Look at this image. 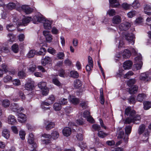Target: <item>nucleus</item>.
<instances>
[{
    "mask_svg": "<svg viewBox=\"0 0 151 151\" xmlns=\"http://www.w3.org/2000/svg\"><path fill=\"white\" fill-rule=\"evenodd\" d=\"M10 104V102L8 100H3L2 102V105L4 107H6L9 106Z\"/></svg>",
    "mask_w": 151,
    "mask_h": 151,
    "instance_id": "49530a36",
    "label": "nucleus"
},
{
    "mask_svg": "<svg viewBox=\"0 0 151 151\" xmlns=\"http://www.w3.org/2000/svg\"><path fill=\"white\" fill-rule=\"evenodd\" d=\"M34 88V86L32 82H27L25 84V89L28 91H32Z\"/></svg>",
    "mask_w": 151,
    "mask_h": 151,
    "instance_id": "5701e85b",
    "label": "nucleus"
},
{
    "mask_svg": "<svg viewBox=\"0 0 151 151\" xmlns=\"http://www.w3.org/2000/svg\"><path fill=\"white\" fill-rule=\"evenodd\" d=\"M11 109L14 112L18 113L23 110L22 107L19 108L18 105L16 103H13L11 104L10 106Z\"/></svg>",
    "mask_w": 151,
    "mask_h": 151,
    "instance_id": "1a4fd4ad",
    "label": "nucleus"
},
{
    "mask_svg": "<svg viewBox=\"0 0 151 151\" xmlns=\"http://www.w3.org/2000/svg\"><path fill=\"white\" fill-rule=\"evenodd\" d=\"M35 138L33 134L30 133L28 138L27 142L29 144L33 145L34 147H37V145L34 142Z\"/></svg>",
    "mask_w": 151,
    "mask_h": 151,
    "instance_id": "f8f14e48",
    "label": "nucleus"
},
{
    "mask_svg": "<svg viewBox=\"0 0 151 151\" xmlns=\"http://www.w3.org/2000/svg\"><path fill=\"white\" fill-rule=\"evenodd\" d=\"M136 13V12L135 11H131L127 13V15L128 17L131 18L135 15Z\"/></svg>",
    "mask_w": 151,
    "mask_h": 151,
    "instance_id": "5fc2aeb1",
    "label": "nucleus"
},
{
    "mask_svg": "<svg viewBox=\"0 0 151 151\" xmlns=\"http://www.w3.org/2000/svg\"><path fill=\"white\" fill-rule=\"evenodd\" d=\"M1 67L2 70H3L4 72L6 73L8 72L9 69L6 65L4 64H2L1 65Z\"/></svg>",
    "mask_w": 151,
    "mask_h": 151,
    "instance_id": "0e129e2a",
    "label": "nucleus"
},
{
    "mask_svg": "<svg viewBox=\"0 0 151 151\" xmlns=\"http://www.w3.org/2000/svg\"><path fill=\"white\" fill-rule=\"evenodd\" d=\"M122 55L124 58H129L131 55L130 51L128 49H125L122 52Z\"/></svg>",
    "mask_w": 151,
    "mask_h": 151,
    "instance_id": "dca6fc26",
    "label": "nucleus"
},
{
    "mask_svg": "<svg viewBox=\"0 0 151 151\" xmlns=\"http://www.w3.org/2000/svg\"><path fill=\"white\" fill-rule=\"evenodd\" d=\"M52 78V83L55 85L60 86H61V83L56 78H54L53 76Z\"/></svg>",
    "mask_w": 151,
    "mask_h": 151,
    "instance_id": "4c0bfd02",
    "label": "nucleus"
},
{
    "mask_svg": "<svg viewBox=\"0 0 151 151\" xmlns=\"http://www.w3.org/2000/svg\"><path fill=\"white\" fill-rule=\"evenodd\" d=\"M133 74L134 73L132 71H129L124 75V77L125 78H129L131 76L133 75Z\"/></svg>",
    "mask_w": 151,
    "mask_h": 151,
    "instance_id": "bf43d9fd",
    "label": "nucleus"
},
{
    "mask_svg": "<svg viewBox=\"0 0 151 151\" xmlns=\"http://www.w3.org/2000/svg\"><path fill=\"white\" fill-rule=\"evenodd\" d=\"M132 6L134 9L138 8L140 6V3L138 0H135L132 4Z\"/></svg>",
    "mask_w": 151,
    "mask_h": 151,
    "instance_id": "c9c22d12",
    "label": "nucleus"
},
{
    "mask_svg": "<svg viewBox=\"0 0 151 151\" xmlns=\"http://www.w3.org/2000/svg\"><path fill=\"white\" fill-rule=\"evenodd\" d=\"M47 51L49 53L52 55H54L56 53V50L54 48L51 47L48 48Z\"/></svg>",
    "mask_w": 151,
    "mask_h": 151,
    "instance_id": "338daca9",
    "label": "nucleus"
},
{
    "mask_svg": "<svg viewBox=\"0 0 151 151\" xmlns=\"http://www.w3.org/2000/svg\"><path fill=\"white\" fill-rule=\"evenodd\" d=\"M33 22L34 24H37L38 22H42L44 23L45 19L40 16H35L34 17L33 19Z\"/></svg>",
    "mask_w": 151,
    "mask_h": 151,
    "instance_id": "ddd939ff",
    "label": "nucleus"
},
{
    "mask_svg": "<svg viewBox=\"0 0 151 151\" xmlns=\"http://www.w3.org/2000/svg\"><path fill=\"white\" fill-rule=\"evenodd\" d=\"M138 89V87L136 85L132 86L129 89V93L130 94L135 93L137 91Z\"/></svg>",
    "mask_w": 151,
    "mask_h": 151,
    "instance_id": "c756f323",
    "label": "nucleus"
},
{
    "mask_svg": "<svg viewBox=\"0 0 151 151\" xmlns=\"http://www.w3.org/2000/svg\"><path fill=\"white\" fill-rule=\"evenodd\" d=\"M107 14L110 16H113L115 15L116 12L114 9H109L107 11Z\"/></svg>",
    "mask_w": 151,
    "mask_h": 151,
    "instance_id": "e2e57ef3",
    "label": "nucleus"
},
{
    "mask_svg": "<svg viewBox=\"0 0 151 151\" xmlns=\"http://www.w3.org/2000/svg\"><path fill=\"white\" fill-rule=\"evenodd\" d=\"M132 62L130 60H127L123 63V67L125 70L130 69L132 65Z\"/></svg>",
    "mask_w": 151,
    "mask_h": 151,
    "instance_id": "2eb2a0df",
    "label": "nucleus"
},
{
    "mask_svg": "<svg viewBox=\"0 0 151 151\" xmlns=\"http://www.w3.org/2000/svg\"><path fill=\"white\" fill-rule=\"evenodd\" d=\"M108 134L107 133L104 132L99 131L98 133V136L101 138H104L108 135Z\"/></svg>",
    "mask_w": 151,
    "mask_h": 151,
    "instance_id": "37998d69",
    "label": "nucleus"
},
{
    "mask_svg": "<svg viewBox=\"0 0 151 151\" xmlns=\"http://www.w3.org/2000/svg\"><path fill=\"white\" fill-rule=\"evenodd\" d=\"M50 105H51V104L49 101H48V102H47L44 101L42 102L41 103V107L43 109H45V106H49Z\"/></svg>",
    "mask_w": 151,
    "mask_h": 151,
    "instance_id": "4d7b16f0",
    "label": "nucleus"
},
{
    "mask_svg": "<svg viewBox=\"0 0 151 151\" xmlns=\"http://www.w3.org/2000/svg\"><path fill=\"white\" fill-rule=\"evenodd\" d=\"M46 86V83L43 81L40 82L38 84V87L41 89L47 87Z\"/></svg>",
    "mask_w": 151,
    "mask_h": 151,
    "instance_id": "c03bdc74",
    "label": "nucleus"
},
{
    "mask_svg": "<svg viewBox=\"0 0 151 151\" xmlns=\"http://www.w3.org/2000/svg\"><path fill=\"white\" fill-rule=\"evenodd\" d=\"M43 23L44 27L45 29H51V24L52 23L51 21L48 20H45Z\"/></svg>",
    "mask_w": 151,
    "mask_h": 151,
    "instance_id": "6ab92c4d",
    "label": "nucleus"
},
{
    "mask_svg": "<svg viewBox=\"0 0 151 151\" xmlns=\"http://www.w3.org/2000/svg\"><path fill=\"white\" fill-rule=\"evenodd\" d=\"M149 75L148 73H142L140 76L139 79L145 82L149 81L150 80V78L149 76Z\"/></svg>",
    "mask_w": 151,
    "mask_h": 151,
    "instance_id": "9d476101",
    "label": "nucleus"
},
{
    "mask_svg": "<svg viewBox=\"0 0 151 151\" xmlns=\"http://www.w3.org/2000/svg\"><path fill=\"white\" fill-rule=\"evenodd\" d=\"M117 135L118 138H122L124 135V132L122 130V128H118L117 131Z\"/></svg>",
    "mask_w": 151,
    "mask_h": 151,
    "instance_id": "473e14b6",
    "label": "nucleus"
},
{
    "mask_svg": "<svg viewBox=\"0 0 151 151\" xmlns=\"http://www.w3.org/2000/svg\"><path fill=\"white\" fill-rule=\"evenodd\" d=\"M8 37L9 38V39L7 41L8 43L11 44L15 40V37L14 35L11 34H9L8 35Z\"/></svg>",
    "mask_w": 151,
    "mask_h": 151,
    "instance_id": "f704fd0d",
    "label": "nucleus"
},
{
    "mask_svg": "<svg viewBox=\"0 0 151 151\" xmlns=\"http://www.w3.org/2000/svg\"><path fill=\"white\" fill-rule=\"evenodd\" d=\"M51 138H52L54 139H56L59 136V133L56 131H53L51 134Z\"/></svg>",
    "mask_w": 151,
    "mask_h": 151,
    "instance_id": "2f4dec72",
    "label": "nucleus"
},
{
    "mask_svg": "<svg viewBox=\"0 0 151 151\" xmlns=\"http://www.w3.org/2000/svg\"><path fill=\"white\" fill-rule=\"evenodd\" d=\"M70 75L71 77L75 78H77L79 76L78 72L75 70L71 71L70 72Z\"/></svg>",
    "mask_w": 151,
    "mask_h": 151,
    "instance_id": "8fccbe9b",
    "label": "nucleus"
},
{
    "mask_svg": "<svg viewBox=\"0 0 151 151\" xmlns=\"http://www.w3.org/2000/svg\"><path fill=\"white\" fill-rule=\"evenodd\" d=\"M149 135V133L147 131H145L144 134L142 137V140L144 142H146L148 138Z\"/></svg>",
    "mask_w": 151,
    "mask_h": 151,
    "instance_id": "7c9ffc66",
    "label": "nucleus"
},
{
    "mask_svg": "<svg viewBox=\"0 0 151 151\" xmlns=\"http://www.w3.org/2000/svg\"><path fill=\"white\" fill-rule=\"evenodd\" d=\"M142 59L141 55L140 54L135 58L136 64L134 66L136 70H139L141 68L143 64L142 62L141 61Z\"/></svg>",
    "mask_w": 151,
    "mask_h": 151,
    "instance_id": "f03ea898",
    "label": "nucleus"
},
{
    "mask_svg": "<svg viewBox=\"0 0 151 151\" xmlns=\"http://www.w3.org/2000/svg\"><path fill=\"white\" fill-rule=\"evenodd\" d=\"M12 82L13 85L15 86L20 85L21 84L20 80L18 79H14L12 81Z\"/></svg>",
    "mask_w": 151,
    "mask_h": 151,
    "instance_id": "680f3d73",
    "label": "nucleus"
},
{
    "mask_svg": "<svg viewBox=\"0 0 151 151\" xmlns=\"http://www.w3.org/2000/svg\"><path fill=\"white\" fill-rule=\"evenodd\" d=\"M131 24L127 22H124L122 23L119 26V29L120 31L126 30L131 26Z\"/></svg>",
    "mask_w": 151,
    "mask_h": 151,
    "instance_id": "39448f33",
    "label": "nucleus"
},
{
    "mask_svg": "<svg viewBox=\"0 0 151 151\" xmlns=\"http://www.w3.org/2000/svg\"><path fill=\"white\" fill-rule=\"evenodd\" d=\"M12 78L11 76L7 75L4 77L3 81L5 83H9L12 81Z\"/></svg>",
    "mask_w": 151,
    "mask_h": 151,
    "instance_id": "a19ab883",
    "label": "nucleus"
},
{
    "mask_svg": "<svg viewBox=\"0 0 151 151\" xmlns=\"http://www.w3.org/2000/svg\"><path fill=\"white\" fill-rule=\"evenodd\" d=\"M76 122L78 125H82L84 124L83 120L81 118H80L79 119H76Z\"/></svg>",
    "mask_w": 151,
    "mask_h": 151,
    "instance_id": "13d9d810",
    "label": "nucleus"
},
{
    "mask_svg": "<svg viewBox=\"0 0 151 151\" xmlns=\"http://www.w3.org/2000/svg\"><path fill=\"white\" fill-rule=\"evenodd\" d=\"M124 37L126 40L128 41L129 42L133 45L134 43V35L132 33H126L124 34Z\"/></svg>",
    "mask_w": 151,
    "mask_h": 151,
    "instance_id": "0eeeda50",
    "label": "nucleus"
},
{
    "mask_svg": "<svg viewBox=\"0 0 151 151\" xmlns=\"http://www.w3.org/2000/svg\"><path fill=\"white\" fill-rule=\"evenodd\" d=\"M45 124L46 125L45 129L47 130H49L54 127L55 126L54 123L51 122L47 121L45 123Z\"/></svg>",
    "mask_w": 151,
    "mask_h": 151,
    "instance_id": "b1692460",
    "label": "nucleus"
},
{
    "mask_svg": "<svg viewBox=\"0 0 151 151\" xmlns=\"http://www.w3.org/2000/svg\"><path fill=\"white\" fill-rule=\"evenodd\" d=\"M2 135L5 138L8 139L10 137L9 131L6 129H4L2 132Z\"/></svg>",
    "mask_w": 151,
    "mask_h": 151,
    "instance_id": "a878e982",
    "label": "nucleus"
},
{
    "mask_svg": "<svg viewBox=\"0 0 151 151\" xmlns=\"http://www.w3.org/2000/svg\"><path fill=\"white\" fill-rule=\"evenodd\" d=\"M23 11L26 14H30L32 11V9H31L28 6L23 5L22 7H20L19 11Z\"/></svg>",
    "mask_w": 151,
    "mask_h": 151,
    "instance_id": "6e6552de",
    "label": "nucleus"
},
{
    "mask_svg": "<svg viewBox=\"0 0 151 151\" xmlns=\"http://www.w3.org/2000/svg\"><path fill=\"white\" fill-rule=\"evenodd\" d=\"M18 120L21 123L24 122L26 120V117L25 115L22 113L18 114Z\"/></svg>",
    "mask_w": 151,
    "mask_h": 151,
    "instance_id": "a211bd4d",
    "label": "nucleus"
},
{
    "mask_svg": "<svg viewBox=\"0 0 151 151\" xmlns=\"http://www.w3.org/2000/svg\"><path fill=\"white\" fill-rule=\"evenodd\" d=\"M141 117L138 115L134 114L132 117H128L125 120V123L129 124L133 122L135 124H139L140 121Z\"/></svg>",
    "mask_w": 151,
    "mask_h": 151,
    "instance_id": "f257e3e1",
    "label": "nucleus"
},
{
    "mask_svg": "<svg viewBox=\"0 0 151 151\" xmlns=\"http://www.w3.org/2000/svg\"><path fill=\"white\" fill-rule=\"evenodd\" d=\"M144 13L148 15H151V6L148 5H145L144 7Z\"/></svg>",
    "mask_w": 151,
    "mask_h": 151,
    "instance_id": "4be33fe9",
    "label": "nucleus"
},
{
    "mask_svg": "<svg viewBox=\"0 0 151 151\" xmlns=\"http://www.w3.org/2000/svg\"><path fill=\"white\" fill-rule=\"evenodd\" d=\"M125 113L127 116L129 115V117H132L134 114H135V111L133 110H132L130 107H128L125 109Z\"/></svg>",
    "mask_w": 151,
    "mask_h": 151,
    "instance_id": "4468645a",
    "label": "nucleus"
},
{
    "mask_svg": "<svg viewBox=\"0 0 151 151\" xmlns=\"http://www.w3.org/2000/svg\"><path fill=\"white\" fill-rule=\"evenodd\" d=\"M131 5L128 4L127 3H124L122 5V7L125 10H128L129 9L131 6Z\"/></svg>",
    "mask_w": 151,
    "mask_h": 151,
    "instance_id": "6e6d98bb",
    "label": "nucleus"
},
{
    "mask_svg": "<svg viewBox=\"0 0 151 151\" xmlns=\"http://www.w3.org/2000/svg\"><path fill=\"white\" fill-rule=\"evenodd\" d=\"M68 99L71 103L74 105H77L79 102V99L73 96L69 95Z\"/></svg>",
    "mask_w": 151,
    "mask_h": 151,
    "instance_id": "9b49d317",
    "label": "nucleus"
},
{
    "mask_svg": "<svg viewBox=\"0 0 151 151\" xmlns=\"http://www.w3.org/2000/svg\"><path fill=\"white\" fill-rule=\"evenodd\" d=\"M16 122V119L14 116L11 115L8 116L7 120V122L8 124H14Z\"/></svg>",
    "mask_w": 151,
    "mask_h": 151,
    "instance_id": "aec40b11",
    "label": "nucleus"
},
{
    "mask_svg": "<svg viewBox=\"0 0 151 151\" xmlns=\"http://www.w3.org/2000/svg\"><path fill=\"white\" fill-rule=\"evenodd\" d=\"M53 108L55 111H59L61 108L60 104L58 103H55L54 104Z\"/></svg>",
    "mask_w": 151,
    "mask_h": 151,
    "instance_id": "e433bc0d",
    "label": "nucleus"
},
{
    "mask_svg": "<svg viewBox=\"0 0 151 151\" xmlns=\"http://www.w3.org/2000/svg\"><path fill=\"white\" fill-rule=\"evenodd\" d=\"M136 81V80L135 79H132L128 81L127 82V85L130 86L132 84H134Z\"/></svg>",
    "mask_w": 151,
    "mask_h": 151,
    "instance_id": "69168bd1",
    "label": "nucleus"
},
{
    "mask_svg": "<svg viewBox=\"0 0 151 151\" xmlns=\"http://www.w3.org/2000/svg\"><path fill=\"white\" fill-rule=\"evenodd\" d=\"M145 125L142 124L139 126L138 130V132L139 134H142L145 131Z\"/></svg>",
    "mask_w": 151,
    "mask_h": 151,
    "instance_id": "58836bf2",
    "label": "nucleus"
},
{
    "mask_svg": "<svg viewBox=\"0 0 151 151\" xmlns=\"http://www.w3.org/2000/svg\"><path fill=\"white\" fill-rule=\"evenodd\" d=\"M20 7L19 4L18 2H16V3L10 2L7 5V8L9 9L12 10L16 8L19 11Z\"/></svg>",
    "mask_w": 151,
    "mask_h": 151,
    "instance_id": "20e7f679",
    "label": "nucleus"
},
{
    "mask_svg": "<svg viewBox=\"0 0 151 151\" xmlns=\"http://www.w3.org/2000/svg\"><path fill=\"white\" fill-rule=\"evenodd\" d=\"M55 98L54 96L53 95H51L50 96L48 99V101L49 102L50 104H52L55 101Z\"/></svg>",
    "mask_w": 151,
    "mask_h": 151,
    "instance_id": "603ef678",
    "label": "nucleus"
},
{
    "mask_svg": "<svg viewBox=\"0 0 151 151\" xmlns=\"http://www.w3.org/2000/svg\"><path fill=\"white\" fill-rule=\"evenodd\" d=\"M19 78H23L26 76V73L23 71H19L18 75Z\"/></svg>",
    "mask_w": 151,
    "mask_h": 151,
    "instance_id": "052dcab7",
    "label": "nucleus"
},
{
    "mask_svg": "<svg viewBox=\"0 0 151 151\" xmlns=\"http://www.w3.org/2000/svg\"><path fill=\"white\" fill-rule=\"evenodd\" d=\"M43 34L47 42H50L52 41L53 39L52 36L50 34L49 31H44L43 32Z\"/></svg>",
    "mask_w": 151,
    "mask_h": 151,
    "instance_id": "423d86ee",
    "label": "nucleus"
},
{
    "mask_svg": "<svg viewBox=\"0 0 151 151\" xmlns=\"http://www.w3.org/2000/svg\"><path fill=\"white\" fill-rule=\"evenodd\" d=\"M13 25L11 24H9L7 25L6 26L7 29L9 31H11L14 30L15 29V27L14 26V24Z\"/></svg>",
    "mask_w": 151,
    "mask_h": 151,
    "instance_id": "a18cd8bd",
    "label": "nucleus"
},
{
    "mask_svg": "<svg viewBox=\"0 0 151 151\" xmlns=\"http://www.w3.org/2000/svg\"><path fill=\"white\" fill-rule=\"evenodd\" d=\"M144 108L145 110H147L151 108V102L148 101H145L143 103Z\"/></svg>",
    "mask_w": 151,
    "mask_h": 151,
    "instance_id": "c85d7f7f",
    "label": "nucleus"
},
{
    "mask_svg": "<svg viewBox=\"0 0 151 151\" xmlns=\"http://www.w3.org/2000/svg\"><path fill=\"white\" fill-rule=\"evenodd\" d=\"M122 19L119 16H116L114 17L112 20L113 23L114 24H118L121 22Z\"/></svg>",
    "mask_w": 151,
    "mask_h": 151,
    "instance_id": "bb28decb",
    "label": "nucleus"
},
{
    "mask_svg": "<svg viewBox=\"0 0 151 151\" xmlns=\"http://www.w3.org/2000/svg\"><path fill=\"white\" fill-rule=\"evenodd\" d=\"M12 48V51L15 53H17L18 52V46L17 44H15L13 45Z\"/></svg>",
    "mask_w": 151,
    "mask_h": 151,
    "instance_id": "de8ad7c7",
    "label": "nucleus"
},
{
    "mask_svg": "<svg viewBox=\"0 0 151 151\" xmlns=\"http://www.w3.org/2000/svg\"><path fill=\"white\" fill-rule=\"evenodd\" d=\"M132 127L130 126H127L125 129V133L127 135H129L131 132Z\"/></svg>",
    "mask_w": 151,
    "mask_h": 151,
    "instance_id": "3c124183",
    "label": "nucleus"
},
{
    "mask_svg": "<svg viewBox=\"0 0 151 151\" xmlns=\"http://www.w3.org/2000/svg\"><path fill=\"white\" fill-rule=\"evenodd\" d=\"M128 137H125L123 139V142H122L121 141H119L116 142V145H119L122 142L124 143V145H126L127 144L128 141Z\"/></svg>",
    "mask_w": 151,
    "mask_h": 151,
    "instance_id": "ea45409f",
    "label": "nucleus"
},
{
    "mask_svg": "<svg viewBox=\"0 0 151 151\" xmlns=\"http://www.w3.org/2000/svg\"><path fill=\"white\" fill-rule=\"evenodd\" d=\"M46 51V50L45 48H42L40 49L38 54L40 55H44Z\"/></svg>",
    "mask_w": 151,
    "mask_h": 151,
    "instance_id": "774afa93",
    "label": "nucleus"
},
{
    "mask_svg": "<svg viewBox=\"0 0 151 151\" xmlns=\"http://www.w3.org/2000/svg\"><path fill=\"white\" fill-rule=\"evenodd\" d=\"M57 57L59 59L62 60L64 58L65 54L63 52H59L57 54Z\"/></svg>",
    "mask_w": 151,
    "mask_h": 151,
    "instance_id": "09e8293b",
    "label": "nucleus"
},
{
    "mask_svg": "<svg viewBox=\"0 0 151 151\" xmlns=\"http://www.w3.org/2000/svg\"><path fill=\"white\" fill-rule=\"evenodd\" d=\"M110 6L112 7H117L120 4L117 0H109Z\"/></svg>",
    "mask_w": 151,
    "mask_h": 151,
    "instance_id": "393cba45",
    "label": "nucleus"
},
{
    "mask_svg": "<svg viewBox=\"0 0 151 151\" xmlns=\"http://www.w3.org/2000/svg\"><path fill=\"white\" fill-rule=\"evenodd\" d=\"M63 133L65 136L66 137L69 136L71 134V129L68 127H65L63 130Z\"/></svg>",
    "mask_w": 151,
    "mask_h": 151,
    "instance_id": "412c9836",
    "label": "nucleus"
},
{
    "mask_svg": "<svg viewBox=\"0 0 151 151\" xmlns=\"http://www.w3.org/2000/svg\"><path fill=\"white\" fill-rule=\"evenodd\" d=\"M52 61L51 58L48 56H45L43 59L42 60L41 63L43 66L47 64L50 63Z\"/></svg>",
    "mask_w": 151,
    "mask_h": 151,
    "instance_id": "f3484780",
    "label": "nucleus"
},
{
    "mask_svg": "<svg viewBox=\"0 0 151 151\" xmlns=\"http://www.w3.org/2000/svg\"><path fill=\"white\" fill-rule=\"evenodd\" d=\"M32 20V18L30 17H25L22 19V22H19V20H17L16 19L14 20V22L16 23L17 25H27Z\"/></svg>",
    "mask_w": 151,
    "mask_h": 151,
    "instance_id": "7ed1b4c3",
    "label": "nucleus"
},
{
    "mask_svg": "<svg viewBox=\"0 0 151 151\" xmlns=\"http://www.w3.org/2000/svg\"><path fill=\"white\" fill-rule=\"evenodd\" d=\"M19 133L20 138L22 140H24L25 139V136L26 135V133L25 131L23 130H21L19 131Z\"/></svg>",
    "mask_w": 151,
    "mask_h": 151,
    "instance_id": "79ce46f5",
    "label": "nucleus"
},
{
    "mask_svg": "<svg viewBox=\"0 0 151 151\" xmlns=\"http://www.w3.org/2000/svg\"><path fill=\"white\" fill-rule=\"evenodd\" d=\"M82 85L81 82L79 80H76L74 82V86L76 88L80 87Z\"/></svg>",
    "mask_w": 151,
    "mask_h": 151,
    "instance_id": "72a5a7b5",
    "label": "nucleus"
},
{
    "mask_svg": "<svg viewBox=\"0 0 151 151\" xmlns=\"http://www.w3.org/2000/svg\"><path fill=\"white\" fill-rule=\"evenodd\" d=\"M92 128L93 130L97 131L98 132L101 129V127L97 124H93L92 125Z\"/></svg>",
    "mask_w": 151,
    "mask_h": 151,
    "instance_id": "864d4df0",
    "label": "nucleus"
},
{
    "mask_svg": "<svg viewBox=\"0 0 151 151\" xmlns=\"http://www.w3.org/2000/svg\"><path fill=\"white\" fill-rule=\"evenodd\" d=\"M146 97V95L145 94L143 93H139L137 96L136 99L137 101L142 102Z\"/></svg>",
    "mask_w": 151,
    "mask_h": 151,
    "instance_id": "cd10ccee",
    "label": "nucleus"
}]
</instances>
